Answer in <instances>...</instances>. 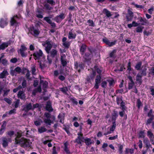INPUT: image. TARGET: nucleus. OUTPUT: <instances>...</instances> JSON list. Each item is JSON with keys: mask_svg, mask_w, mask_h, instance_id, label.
Segmentation results:
<instances>
[{"mask_svg": "<svg viewBox=\"0 0 154 154\" xmlns=\"http://www.w3.org/2000/svg\"><path fill=\"white\" fill-rule=\"evenodd\" d=\"M61 89L62 91L64 93H66V92L68 91L67 88L66 87H64L61 88Z\"/></svg>", "mask_w": 154, "mask_h": 154, "instance_id": "58", "label": "nucleus"}, {"mask_svg": "<svg viewBox=\"0 0 154 154\" xmlns=\"http://www.w3.org/2000/svg\"><path fill=\"white\" fill-rule=\"evenodd\" d=\"M87 23H88L89 26H94L95 24L93 21L91 20H88Z\"/></svg>", "mask_w": 154, "mask_h": 154, "instance_id": "42", "label": "nucleus"}, {"mask_svg": "<svg viewBox=\"0 0 154 154\" xmlns=\"http://www.w3.org/2000/svg\"><path fill=\"white\" fill-rule=\"evenodd\" d=\"M103 12L106 14V16L108 17H111L112 15L110 12L106 9H103Z\"/></svg>", "mask_w": 154, "mask_h": 154, "instance_id": "34", "label": "nucleus"}, {"mask_svg": "<svg viewBox=\"0 0 154 154\" xmlns=\"http://www.w3.org/2000/svg\"><path fill=\"white\" fill-rule=\"evenodd\" d=\"M139 137L140 138H144L145 137V133L144 131H140L139 134Z\"/></svg>", "mask_w": 154, "mask_h": 154, "instance_id": "45", "label": "nucleus"}, {"mask_svg": "<svg viewBox=\"0 0 154 154\" xmlns=\"http://www.w3.org/2000/svg\"><path fill=\"white\" fill-rule=\"evenodd\" d=\"M144 28V27L142 26H139L137 27L136 29V32H142L143 31V29Z\"/></svg>", "mask_w": 154, "mask_h": 154, "instance_id": "37", "label": "nucleus"}, {"mask_svg": "<svg viewBox=\"0 0 154 154\" xmlns=\"http://www.w3.org/2000/svg\"><path fill=\"white\" fill-rule=\"evenodd\" d=\"M107 81H103L101 83V86L102 87L105 88L107 86Z\"/></svg>", "mask_w": 154, "mask_h": 154, "instance_id": "46", "label": "nucleus"}, {"mask_svg": "<svg viewBox=\"0 0 154 154\" xmlns=\"http://www.w3.org/2000/svg\"><path fill=\"white\" fill-rule=\"evenodd\" d=\"M42 122V121L41 119H39L38 120L35 121L34 124L36 126H39L41 125Z\"/></svg>", "mask_w": 154, "mask_h": 154, "instance_id": "40", "label": "nucleus"}, {"mask_svg": "<svg viewBox=\"0 0 154 154\" xmlns=\"http://www.w3.org/2000/svg\"><path fill=\"white\" fill-rule=\"evenodd\" d=\"M107 81L109 83L110 86H112L114 83V80L112 79H107Z\"/></svg>", "mask_w": 154, "mask_h": 154, "instance_id": "35", "label": "nucleus"}, {"mask_svg": "<svg viewBox=\"0 0 154 154\" xmlns=\"http://www.w3.org/2000/svg\"><path fill=\"white\" fill-rule=\"evenodd\" d=\"M9 91V89L7 90L6 88H5L3 90V91L4 92V95H7Z\"/></svg>", "mask_w": 154, "mask_h": 154, "instance_id": "53", "label": "nucleus"}, {"mask_svg": "<svg viewBox=\"0 0 154 154\" xmlns=\"http://www.w3.org/2000/svg\"><path fill=\"white\" fill-rule=\"evenodd\" d=\"M120 104L122 109L123 110H125L126 109V108L125 106V103L123 102H122Z\"/></svg>", "mask_w": 154, "mask_h": 154, "instance_id": "56", "label": "nucleus"}, {"mask_svg": "<svg viewBox=\"0 0 154 154\" xmlns=\"http://www.w3.org/2000/svg\"><path fill=\"white\" fill-rule=\"evenodd\" d=\"M43 45L45 47V49L46 52L49 54L52 47V45L51 44L50 42L49 41H46L45 43L43 44Z\"/></svg>", "mask_w": 154, "mask_h": 154, "instance_id": "6", "label": "nucleus"}, {"mask_svg": "<svg viewBox=\"0 0 154 154\" xmlns=\"http://www.w3.org/2000/svg\"><path fill=\"white\" fill-rule=\"evenodd\" d=\"M70 44V42L68 41H66L63 43V45L64 46V47L67 48H69Z\"/></svg>", "mask_w": 154, "mask_h": 154, "instance_id": "43", "label": "nucleus"}, {"mask_svg": "<svg viewBox=\"0 0 154 154\" xmlns=\"http://www.w3.org/2000/svg\"><path fill=\"white\" fill-rule=\"evenodd\" d=\"M137 105L139 108L142 106V103L140 100H138L137 101Z\"/></svg>", "mask_w": 154, "mask_h": 154, "instance_id": "52", "label": "nucleus"}, {"mask_svg": "<svg viewBox=\"0 0 154 154\" xmlns=\"http://www.w3.org/2000/svg\"><path fill=\"white\" fill-rule=\"evenodd\" d=\"M35 71H36V69H35V66H32V73L33 74H35Z\"/></svg>", "mask_w": 154, "mask_h": 154, "instance_id": "61", "label": "nucleus"}, {"mask_svg": "<svg viewBox=\"0 0 154 154\" xmlns=\"http://www.w3.org/2000/svg\"><path fill=\"white\" fill-rule=\"evenodd\" d=\"M91 55L90 54V53H86L85 55L83 56L84 58L86 61L89 60L91 59Z\"/></svg>", "mask_w": 154, "mask_h": 154, "instance_id": "27", "label": "nucleus"}, {"mask_svg": "<svg viewBox=\"0 0 154 154\" xmlns=\"http://www.w3.org/2000/svg\"><path fill=\"white\" fill-rule=\"evenodd\" d=\"M51 57L52 58L59 57V55L58 51L55 49H53L50 52Z\"/></svg>", "mask_w": 154, "mask_h": 154, "instance_id": "7", "label": "nucleus"}, {"mask_svg": "<svg viewBox=\"0 0 154 154\" xmlns=\"http://www.w3.org/2000/svg\"><path fill=\"white\" fill-rule=\"evenodd\" d=\"M42 54L43 53L42 51L39 50L38 51L35 52L33 54L34 58L35 60L38 59L42 56Z\"/></svg>", "mask_w": 154, "mask_h": 154, "instance_id": "9", "label": "nucleus"}, {"mask_svg": "<svg viewBox=\"0 0 154 154\" xmlns=\"http://www.w3.org/2000/svg\"><path fill=\"white\" fill-rule=\"evenodd\" d=\"M64 150L66 153L67 154H69L70 153V152L68 149L67 148L68 143L67 142H66L64 144Z\"/></svg>", "mask_w": 154, "mask_h": 154, "instance_id": "32", "label": "nucleus"}, {"mask_svg": "<svg viewBox=\"0 0 154 154\" xmlns=\"http://www.w3.org/2000/svg\"><path fill=\"white\" fill-rule=\"evenodd\" d=\"M147 135L150 139V141H152L154 138V135L150 131H149L147 132Z\"/></svg>", "mask_w": 154, "mask_h": 154, "instance_id": "25", "label": "nucleus"}, {"mask_svg": "<svg viewBox=\"0 0 154 154\" xmlns=\"http://www.w3.org/2000/svg\"><path fill=\"white\" fill-rule=\"evenodd\" d=\"M143 66H144V68L142 71V73L141 74L142 75L145 76L146 75V71L147 70L146 66H143Z\"/></svg>", "mask_w": 154, "mask_h": 154, "instance_id": "41", "label": "nucleus"}, {"mask_svg": "<svg viewBox=\"0 0 154 154\" xmlns=\"http://www.w3.org/2000/svg\"><path fill=\"white\" fill-rule=\"evenodd\" d=\"M26 50L27 48L24 45H22L18 51V53L20 54L23 57H26L27 55V52H26Z\"/></svg>", "mask_w": 154, "mask_h": 154, "instance_id": "2", "label": "nucleus"}, {"mask_svg": "<svg viewBox=\"0 0 154 154\" xmlns=\"http://www.w3.org/2000/svg\"><path fill=\"white\" fill-rule=\"evenodd\" d=\"M66 56L65 55L61 56V61L62 65L63 66H65L67 63L66 60L65 58Z\"/></svg>", "mask_w": 154, "mask_h": 154, "instance_id": "24", "label": "nucleus"}, {"mask_svg": "<svg viewBox=\"0 0 154 154\" xmlns=\"http://www.w3.org/2000/svg\"><path fill=\"white\" fill-rule=\"evenodd\" d=\"M46 110L49 111H53V109L51 106V103L50 101H48L47 103L46 106Z\"/></svg>", "mask_w": 154, "mask_h": 154, "instance_id": "23", "label": "nucleus"}, {"mask_svg": "<svg viewBox=\"0 0 154 154\" xmlns=\"http://www.w3.org/2000/svg\"><path fill=\"white\" fill-rule=\"evenodd\" d=\"M84 141H85V143L87 145H90L92 143L91 140L90 138L84 139Z\"/></svg>", "mask_w": 154, "mask_h": 154, "instance_id": "36", "label": "nucleus"}, {"mask_svg": "<svg viewBox=\"0 0 154 154\" xmlns=\"http://www.w3.org/2000/svg\"><path fill=\"white\" fill-rule=\"evenodd\" d=\"M103 41L109 45V46H112L115 45L116 43V41L110 42L109 40L106 38H103Z\"/></svg>", "mask_w": 154, "mask_h": 154, "instance_id": "11", "label": "nucleus"}, {"mask_svg": "<svg viewBox=\"0 0 154 154\" xmlns=\"http://www.w3.org/2000/svg\"><path fill=\"white\" fill-rule=\"evenodd\" d=\"M14 107L15 108H17L20 103V100H17L14 103Z\"/></svg>", "mask_w": 154, "mask_h": 154, "instance_id": "49", "label": "nucleus"}, {"mask_svg": "<svg viewBox=\"0 0 154 154\" xmlns=\"http://www.w3.org/2000/svg\"><path fill=\"white\" fill-rule=\"evenodd\" d=\"M46 118L44 119V122L47 125H50L51 123H53V122L51 121L50 119L51 118L50 114L48 113H46L45 114Z\"/></svg>", "mask_w": 154, "mask_h": 154, "instance_id": "5", "label": "nucleus"}, {"mask_svg": "<svg viewBox=\"0 0 154 154\" xmlns=\"http://www.w3.org/2000/svg\"><path fill=\"white\" fill-rule=\"evenodd\" d=\"M117 137L118 136L117 135H116L114 136L110 137H109V140H114L117 139Z\"/></svg>", "mask_w": 154, "mask_h": 154, "instance_id": "60", "label": "nucleus"}, {"mask_svg": "<svg viewBox=\"0 0 154 154\" xmlns=\"http://www.w3.org/2000/svg\"><path fill=\"white\" fill-rule=\"evenodd\" d=\"M142 62H139L136 65L135 68L137 70H139L141 66L142 65Z\"/></svg>", "mask_w": 154, "mask_h": 154, "instance_id": "38", "label": "nucleus"}, {"mask_svg": "<svg viewBox=\"0 0 154 154\" xmlns=\"http://www.w3.org/2000/svg\"><path fill=\"white\" fill-rule=\"evenodd\" d=\"M143 142L145 144V147L146 148L147 150H148L149 148H152L151 145L150 144L149 140L147 138H144L143 140Z\"/></svg>", "mask_w": 154, "mask_h": 154, "instance_id": "10", "label": "nucleus"}, {"mask_svg": "<svg viewBox=\"0 0 154 154\" xmlns=\"http://www.w3.org/2000/svg\"><path fill=\"white\" fill-rule=\"evenodd\" d=\"M30 32L31 34L35 36L38 35L40 32L38 29H35L33 28L31 29Z\"/></svg>", "mask_w": 154, "mask_h": 154, "instance_id": "18", "label": "nucleus"}, {"mask_svg": "<svg viewBox=\"0 0 154 154\" xmlns=\"http://www.w3.org/2000/svg\"><path fill=\"white\" fill-rule=\"evenodd\" d=\"M101 77L100 75H97L96 76L95 80V85L94 88L96 89H98L99 88V84L101 82Z\"/></svg>", "mask_w": 154, "mask_h": 154, "instance_id": "8", "label": "nucleus"}, {"mask_svg": "<svg viewBox=\"0 0 154 154\" xmlns=\"http://www.w3.org/2000/svg\"><path fill=\"white\" fill-rule=\"evenodd\" d=\"M18 17L17 16H14L12 18L11 20V26L15 25L17 26L18 25L17 22L16 18Z\"/></svg>", "mask_w": 154, "mask_h": 154, "instance_id": "12", "label": "nucleus"}, {"mask_svg": "<svg viewBox=\"0 0 154 154\" xmlns=\"http://www.w3.org/2000/svg\"><path fill=\"white\" fill-rule=\"evenodd\" d=\"M119 114L121 117H123V116L125 114L124 110H123V111L119 112Z\"/></svg>", "mask_w": 154, "mask_h": 154, "instance_id": "62", "label": "nucleus"}, {"mask_svg": "<svg viewBox=\"0 0 154 154\" xmlns=\"http://www.w3.org/2000/svg\"><path fill=\"white\" fill-rule=\"evenodd\" d=\"M116 124L115 122H113V125L112 126L109 127L108 129H109L110 131V132H108L106 133H104V135H107L108 134H110L111 133V131H113L116 128Z\"/></svg>", "mask_w": 154, "mask_h": 154, "instance_id": "15", "label": "nucleus"}, {"mask_svg": "<svg viewBox=\"0 0 154 154\" xmlns=\"http://www.w3.org/2000/svg\"><path fill=\"white\" fill-rule=\"evenodd\" d=\"M154 10V8L152 7L151 8L149 9L148 10V11L149 13L150 14H152V12Z\"/></svg>", "mask_w": 154, "mask_h": 154, "instance_id": "54", "label": "nucleus"}, {"mask_svg": "<svg viewBox=\"0 0 154 154\" xmlns=\"http://www.w3.org/2000/svg\"><path fill=\"white\" fill-rule=\"evenodd\" d=\"M116 101L117 104L118 105L122 102L123 101L122 100V97H117L116 98Z\"/></svg>", "mask_w": 154, "mask_h": 154, "instance_id": "44", "label": "nucleus"}, {"mask_svg": "<svg viewBox=\"0 0 154 154\" xmlns=\"http://www.w3.org/2000/svg\"><path fill=\"white\" fill-rule=\"evenodd\" d=\"M21 71V69L20 67H17L14 69H13L12 67L11 68L10 74L12 76L16 75L17 74H20Z\"/></svg>", "mask_w": 154, "mask_h": 154, "instance_id": "4", "label": "nucleus"}, {"mask_svg": "<svg viewBox=\"0 0 154 154\" xmlns=\"http://www.w3.org/2000/svg\"><path fill=\"white\" fill-rule=\"evenodd\" d=\"M24 109L26 111L29 110L30 109H32V107L31 103H29L24 108Z\"/></svg>", "mask_w": 154, "mask_h": 154, "instance_id": "33", "label": "nucleus"}, {"mask_svg": "<svg viewBox=\"0 0 154 154\" xmlns=\"http://www.w3.org/2000/svg\"><path fill=\"white\" fill-rule=\"evenodd\" d=\"M8 75L9 73L7 70L6 69H4L3 72L0 74V78H4Z\"/></svg>", "mask_w": 154, "mask_h": 154, "instance_id": "20", "label": "nucleus"}, {"mask_svg": "<svg viewBox=\"0 0 154 154\" xmlns=\"http://www.w3.org/2000/svg\"><path fill=\"white\" fill-rule=\"evenodd\" d=\"M138 143L139 148L140 149H141L143 147L142 141L141 140H140Z\"/></svg>", "mask_w": 154, "mask_h": 154, "instance_id": "55", "label": "nucleus"}, {"mask_svg": "<svg viewBox=\"0 0 154 154\" xmlns=\"http://www.w3.org/2000/svg\"><path fill=\"white\" fill-rule=\"evenodd\" d=\"M11 141L10 139H7L6 137H3L2 138V144L3 146L5 147L8 146V142H10Z\"/></svg>", "mask_w": 154, "mask_h": 154, "instance_id": "16", "label": "nucleus"}, {"mask_svg": "<svg viewBox=\"0 0 154 154\" xmlns=\"http://www.w3.org/2000/svg\"><path fill=\"white\" fill-rule=\"evenodd\" d=\"M40 85L41 86H42L43 88L45 90L48 86V83L46 81H44L41 80Z\"/></svg>", "mask_w": 154, "mask_h": 154, "instance_id": "26", "label": "nucleus"}, {"mask_svg": "<svg viewBox=\"0 0 154 154\" xmlns=\"http://www.w3.org/2000/svg\"><path fill=\"white\" fill-rule=\"evenodd\" d=\"M18 97L21 99H24L25 98L24 92L22 91H20L18 92L17 94Z\"/></svg>", "mask_w": 154, "mask_h": 154, "instance_id": "29", "label": "nucleus"}, {"mask_svg": "<svg viewBox=\"0 0 154 154\" xmlns=\"http://www.w3.org/2000/svg\"><path fill=\"white\" fill-rule=\"evenodd\" d=\"M76 34L72 30L70 31L68 34V38L70 39H74L76 36Z\"/></svg>", "mask_w": 154, "mask_h": 154, "instance_id": "14", "label": "nucleus"}, {"mask_svg": "<svg viewBox=\"0 0 154 154\" xmlns=\"http://www.w3.org/2000/svg\"><path fill=\"white\" fill-rule=\"evenodd\" d=\"M128 78L130 81V82L128 83V88L129 89H131L134 85V82L133 80L132 77L131 76H128Z\"/></svg>", "mask_w": 154, "mask_h": 154, "instance_id": "19", "label": "nucleus"}, {"mask_svg": "<svg viewBox=\"0 0 154 154\" xmlns=\"http://www.w3.org/2000/svg\"><path fill=\"white\" fill-rule=\"evenodd\" d=\"M9 44L8 42L3 43L0 45V48L1 50H4L8 47Z\"/></svg>", "mask_w": 154, "mask_h": 154, "instance_id": "28", "label": "nucleus"}, {"mask_svg": "<svg viewBox=\"0 0 154 154\" xmlns=\"http://www.w3.org/2000/svg\"><path fill=\"white\" fill-rule=\"evenodd\" d=\"M136 81L140 83H141V75L137 74L136 77Z\"/></svg>", "mask_w": 154, "mask_h": 154, "instance_id": "39", "label": "nucleus"}, {"mask_svg": "<svg viewBox=\"0 0 154 154\" xmlns=\"http://www.w3.org/2000/svg\"><path fill=\"white\" fill-rule=\"evenodd\" d=\"M153 119V118H152L148 119L147 121L146 124L147 125L150 123L151 122Z\"/></svg>", "mask_w": 154, "mask_h": 154, "instance_id": "64", "label": "nucleus"}, {"mask_svg": "<svg viewBox=\"0 0 154 154\" xmlns=\"http://www.w3.org/2000/svg\"><path fill=\"white\" fill-rule=\"evenodd\" d=\"M6 122L5 121H4L3 122L2 124V126L1 127V128H3V129H5L6 126Z\"/></svg>", "mask_w": 154, "mask_h": 154, "instance_id": "57", "label": "nucleus"}, {"mask_svg": "<svg viewBox=\"0 0 154 154\" xmlns=\"http://www.w3.org/2000/svg\"><path fill=\"white\" fill-rule=\"evenodd\" d=\"M4 57V55L3 54H2L1 57L0 58V63L1 62L2 64L4 66H6L8 64V61L5 59H2Z\"/></svg>", "mask_w": 154, "mask_h": 154, "instance_id": "22", "label": "nucleus"}, {"mask_svg": "<svg viewBox=\"0 0 154 154\" xmlns=\"http://www.w3.org/2000/svg\"><path fill=\"white\" fill-rule=\"evenodd\" d=\"M38 131L39 133H42L46 131H47V129L45 127L42 126L39 127L38 128Z\"/></svg>", "mask_w": 154, "mask_h": 154, "instance_id": "30", "label": "nucleus"}, {"mask_svg": "<svg viewBox=\"0 0 154 154\" xmlns=\"http://www.w3.org/2000/svg\"><path fill=\"white\" fill-rule=\"evenodd\" d=\"M133 26L134 27H136L139 25V24L136 22L135 21H134L132 22Z\"/></svg>", "mask_w": 154, "mask_h": 154, "instance_id": "63", "label": "nucleus"}, {"mask_svg": "<svg viewBox=\"0 0 154 154\" xmlns=\"http://www.w3.org/2000/svg\"><path fill=\"white\" fill-rule=\"evenodd\" d=\"M8 24L7 20L6 18L2 19L0 21V26L4 28Z\"/></svg>", "mask_w": 154, "mask_h": 154, "instance_id": "13", "label": "nucleus"}, {"mask_svg": "<svg viewBox=\"0 0 154 154\" xmlns=\"http://www.w3.org/2000/svg\"><path fill=\"white\" fill-rule=\"evenodd\" d=\"M17 59L16 58H13L12 59L10 60V61L12 63H15L17 62Z\"/></svg>", "mask_w": 154, "mask_h": 154, "instance_id": "59", "label": "nucleus"}, {"mask_svg": "<svg viewBox=\"0 0 154 154\" xmlns=\"http://www.w3.org/2000/svg\"><path fill=\"white\" fill-rule=\"evenodd\" d=\"M65 17V15L64 14H62L56 17L55 18V19L57 22H58L64 19Z\"/></svg>", "mask_w": 154, "mask_h": 154, "instance_id": "21", "label": "nucleus"}, {"mask_svg": "<svg viewBox=\"0 0 154 154\" xmlns=\"http://www.w3.org/2000/svg\"><path fill=\"white\" fill-rule=\"evenodd\" d=\"M119 153L121 154L122 152V149L123 148V146L121 145H119Z\"/></svg>", "mask_w": 154, "mask_h": 154, "instance_id": "47", "label": "nucleus"}, {"mask_svg": "<svg viewBox=\"0 0 154 154\" xmlns=\"http://www.w3.org/2000/svg\"><path fill=\"white\" fill-rule=\"evenodd\" d=\"M86 48V45L84 44H82L80 48V51L81 52V54L82 55H83L84 52Z\"/></svg>", "mask_w": 154, "mask_h": 154, "instance_id": "31", "label": "nucleus"}, {"mask_svg": "<svg viewBox=\"0 0 154 154\" xmlns=\"http://www.w3.org/2000/svg\"><path fill=\"white\" fill-rule=\"evenodd\" d=\"M4 100L9 104H11V101L9 98H4Z\"/></svg>", "mask_w": 154, "mask_h": 154, "instance_id": "50", "label": "nucleus"}, {"mask_svg": "<svg viewBox=\"0 0 154 154\" xmlns=\"http://www.w3.org/2000/svg\"><path fill=\"white\" fill-rule=\"evenodd\" d=\"M78 137L75 139V142L77 143L78 144L82 145V143L84 142V138L83 137V134L81 132L78 133L77 134Z\"/></svg>", "mask_w": 154, "mask_h": 154, "instance_id": "3", "label": "nucleus"}, {"mask_svg": "<svg viewBox=\"0 0 154 154\" xmlns=\"http://www.w3.org/2000/svg\"><path fill=\"white\" fill-rule=\"evenodd\" d=\"M140 21L141 22V25H148L149 24V22L145 18L143 19L141 17L140 18Z\"/></svg>", "mask_w": 154, "mask_h": 154, "instance_id": "17", "label": "nucleus"}, {"mask_svg": "<svg viewBox=\"0 0 154 154\" xmlns=\"http://www.w3.org/2000/svg\"><path fill=\"white\" fill-rule=\"evenodd\" d=\"M143 33L144 35H146V36H148L151 34L152 32L151 31H146L144 30L143 31Z\"/></svg>", "mask_w": 154, "mask_h": 154, "instance_id": "48", "label": "nucleus"}, {"mask_svg": "<svg viewBox=\"0 0 154 154\" xmlns=\"http://www.w3.org/2000/svg\"><path fill=\"white\" fill-rule=\"evenodd\" d=\"M44 19L49 24L51 23V21L48 17H45L44 18Z\"/></svg>", "mask_w": 154, "mask_h": 154, "instance_id": "51", "label": "nucleus"}, {"mask_svg": "<svg viewBox=\"0 0 154 154\" xmlns=\"http://www.w3.org/2000/svg\"><path fill=\"white\" fill-rule=\"evenodd\" d=\"M15 143L16 144H19L21 146L24 148L30 147L32 144V142L29 140L18 137L15 138Z\"/></svg>", "mask_w": 154, "mask_h": 154, "instance_id": "1", "label": "nucleus"}]
</instances>
